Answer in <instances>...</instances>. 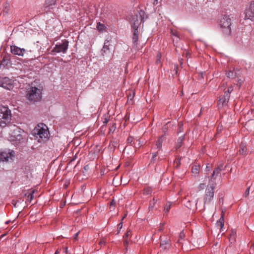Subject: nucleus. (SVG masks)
<instances>
[{
	"label": "nucleus",
	"instance_id": "nucleus-1",
	"mask_svg": "<svg viewBox=\"0 0 254 254\" xmlns=\"http://www.w3.org/2000/svg\"><path fill=\"white\" fill-rule=\"evenodd\" d=\"M33 133L40 142L48 138L49 131L48 127L45 124H40L34 129Z\"/></svg>",
	"mask_w": 254,
	"mask_h": 254
},
{
	"label": "nucleus",
	"instance_id": "nucleus-2",
	"mask_svg": "<svg viewBox=\"0 0 254 254\" xmlns=\"http://www.w3.org/2000/svg\"><path fill=\"white\" fill-rule=\"evenodd\" d=\"M219 25L221 31L224 37H228L231 35V20L229 16L223 15L220 19Z\"/></svg>",
	"mask_w": 254,
	"mask_h": 254
},
{
	"label": "nucleus",
	"instance_id": "nucleus-3",
	"mask_svg": "<svg viewBox=\"0 0 254 254\" xmlns=\"http://www.w3.org/2000/svg\"><path fill=\"white\" fill-rule=\"evenodd\" d=\"M26 97L28 100L33 102L40 100L42 98V89L31 86L27 90Z\"/></svg>",
	"mask_w": 254,
	"mask_h": 254
},
{
	"label": "nucleus",
	"instance_id": "nucleus-4",
	"mask_svg": "<svg viewBox=\"0 0 254 254\" xmlns=\"http://www.w3.org/2000/svg\"><path fill=\"white\" fill-rule=\"evenodd\" d=\"M11 117V111L7 107L0 106V127H4Z\"/></svg>",
	"mask_w": 254,
	"mask_h": 254
},
{
	"label": "nucleus",
	"instance_id": "nucleus-5",
	"mask_svg": "<svg viewBox=\"0 0 254 254\" xmlns=\"http://www.w3.org/2000/svg\"><path fill=\"white\" fill-rule=\"evenodd\" d=\"M145 12L140 10L137 12L134 15L132 16L130 22L132 24V29H138L141 23L144 21Z\"/></svg>",
	"mask_w": 254,
	"mask_h": 254
},
{
	"label": "nucleus",
	"instance_id": "nucleus-6",
	"mask_svg": "<svg viewBox=\"0 0 254 254\" xmlns=\"http://www.w3.org/2000/svg\"><path fill=\"white\" fill-rule=\"evenodd\" d=\"M215 190V183H211L209 182V185L205 190V194L204 198V209L205 208V205L207 203H209L213 199L214 193Z\"/></svg>",
	"mask_w": 254,
	"mask_h": 254
},
{
	"label": "nucleus",
	"instance_id": "nucleus-7",
	"mask_svg": "<svg viewBox=\"0 0 254 254\" xmlns=\"http://www.w3.org/2000/svg\"><path fill=\"white\" fill-rule=\"evenodd\" d=\"M68 47V41L67 40H62L58 43L52 50V53H63L65 54Z\"/></svg>",
	"mask_w": 254,
	"mask_h": 254
},
{
	"label": "nucleus",
	"instance_id": "nucleus-8",
	"mask_svg": "<svg viewBox=\"0 0 254 254\" xmlns=\"http://www.w3.org/2000/svg\"><path fill=\"white\" fill-rule=\"evenodd\" d=\"M15 157V152L13 150H4L0 153V161H11Z\"/></svg>",
	"mask_w": 254,
	"mask_h": 254
},
{
	"label": "nucleus",
	"instance_id": "nucleus-9",
	"mask_svg": "<svg viewBox=\"0 0 254 254\" xmlns=\"http://www.w3.org/2000/svg\"><path fill=\"white\" fill-rule=\"evenodd\" d=\"M245 18L252 19L254 17V0L251 1L250 5L246 9Z\"/></svg>",
	"mask_w": 254,
	"mask_h": 254
},
{
	"label": "nucleus",
	"instance_id": "nucleus-10",
	"mask_svg": "<svg viewBox=\"0 0 254 254\" xmlns=\"http://www.w3.org/2000/svg\"><path fill=\"white\" fill-rule=\"evenodd\" d=\"M13 81L7 77L3 78L1 80V86L6 89L11 90L14 87Z\"/></svg>",
	"mask_w": 254,
	"mask_h": 254
},
{
	"label": "nucleus",
	"instance_id": "nucleus-11",
	"mask_svg": "<svg viewBox=\"0 0 254 254\" xmlns=\"http://www.w3.org/2000/svg\"><path fill=\"white\" fill-rule=\"evenodd\" d=\"M11 53L15 55L18 56H23L26 51L23 48H20L15 45L10 46Z\"/></svg>",
	"mask_w": 254,
	"mask_h": 254
},
{
	"label": "nucleus",
	"instance_id": "nucleus-12",
	"mask_svg": "<svg viewBox=\"0 0 254 254\" xmlns=\"http://www.w3.org/2000/svg\"><path fill=\"white\" fill-rule=\"evenodd\" d=\"M171 242L170 239L166 238L165 240H161L160 248L161 251H168L171 247Z\"/></svg>",
	"mask_w": 254,
	"mask_h": 254
},
{
	"label": "nucleus",
	"instance_id": "nucleus-13",
	"mask_svg": "<svg viewBox=\"0 0 254 254\" xmlns=\"http://www.w3.org/2000/svg\"><path fill=\"white\" fill-rule=\"evenodd\" d=\"M57 0H46L44 5V12H47L48 11L53 9L54 6L56 4Z\"/></svg>",
	"mask_w": 254,
	"mask_h": 254
},
{
	"label": "nucleus",
	"instance_id": "nucleus-14",
	"mask_svg": "<svg viewBox=\"0 0 254 254\" xmlns=\"http://www.w3.org/2000/svg\"><path fill=\"white\" fill-rule=\"evenodd\" d=\"M223 170L222 165H220L216 168L213 171V173L211 175V179L209 182H211V183L214 182L213 180H215L217 177L219 176L221 171Z\"/></svg>",
	"mask_w": 254,
	"mask_h": 254
},
{
	"label": "nucleus",
	"instance_id": "nucleus-15",
	"mask_svg": "<svg viewBox=\"0 0 254 254\" xmlns=\"http://www.w3.org/2000/svg\"><path fill=\"white\" fill-rule=\"evenodd\" d=\"M230 98H226L225 97V95H224L220 98V99L218 101V107L219 108H222L225 106L227 105V103L229 100Z\"/></svg>",
	"mask_w": 254,
	"mask_h": 254
},
{
	"label": "nucleus",
	"instance_id": "nucleus-16",
	"mask_svg": "<svg viewBox=\"0 0 254 254\" xmlns=\"http://www.w3.org/2000/svg\"><path fill=\"white\" fill-rule=\"evenodd\" d=\"M133 33L132 38V41L133 43L136 45L137 44V42L138 41L139 35V30L137 29H133Z\"/></svg>",
	"mask_w": 254,
	"mask_h": 254
},
{
	"label": "nucleus",
	"instance_id": "nucleus-17",
	"mask_svg": "<svg viewBox=\"0 0 254 254\" xmlns=\"http://www.w3.org/2000/svg\"><path fill=\"white\" fill-rule=\"evenodd\" d=\"M165 137H164V135H162L158 137L157 140L155 143V148L157 149L160 150L162 146V143L163 141L165 140Z\"/></svg>",
	"mask_w": 254,
	"mask_h": 254
},
{
	"label": "nucleus",
	"instance_id": "nucleus-18",
	"mask_svg": "<svg viewBox=\"0 0 254 254\" xmlns=\"http://www.w3.org/2000/svg\"><path fill=\"white\" fill-rule=\"evenodd\" d=\"M10 63V56L9 55L5 56L3 57L1 61L0 66L5 67L9 65Z\"/></svg>",
	"mask_w": 254,
	"mask_h": 254
},
{
	"label": "nucleus",
	"instance_id": "nucleus-19",
	"mask_svg": "<svg viewBox=\"0 0 254 254\" xmlns=\"http://www.w3.org/2000/svg\"><path fill=\"white\" fill-rule=\"evenodd\" d=\"M23 139L22 135L20 133L18 134L11 135L10 136V140L12 141H15V143H19L20 141Z\"/></svg>",
	"mask_w": 254,
	"mask_h": 254
},
{
	"label": "nucleus",
	"instance_id": "nucleus-20",
	"mask_svg": "<svg viewBox=\"0 0 254 254\" xmlns=\"http://www.w3.org/2000/svg\"><path fill=\"white\" fill-rule=\"evenodd\" d=\"M224 212L223 211H222L221 217L219 220H218L216 222V225L218 227H220L221 229L223 228L224 227Z\"/></svg>",
	"mask_w": 254,
	"mask_h": 254
},
{
	"label": "nucleus",
	"instance_id": "nucleus-21",
	"mask_svg": "<svg viewBox=\"0 0 254 254\" xmlns=\"http://www.w3.org/2000/svg\"><path fill=\"white\" fill-rule=\"evenodd\" d=\"M236 237V232L235 230H232L229 235V242L231 244H233L235 242Z\"/></svg>",
	"mask_w": 254,
	"mask_h": 254
},
{
	"label": "nucleus",
	"instance_id": "nucleus-22",
	"mask_svg": "<svg viewBox=\"0 0 254 254\" xmlns=\"http://www.w3.org/2000/svg\"><path fill=\"white\" fill-rule=\"evenodd\" d=\"M200 169V165H194L191 168V172L195 176L198 174Z\"/></svg>",
	"mask_w": 254,
	"mask_h": 254
},
{
	"label": "nucleus",
	"instance_id": "nucleus-23",
	"mask_svg": "<svg viewBox=\"0 0 254 254\" xmlns=\"http://www.w3.org/2000/svg\"><path fill=\"white\" fill-rule=\"evenodd\" d=\"M171 205L172 203L170 202H168L166 203L164 209V214H167L168 213L171 208Z\"/></svg>",
	"mask_w": 254,
	"mask_h": 254
},
{
	"label": "nucleus",
	"instance_id": "nucleus-24",
	"mask_svg": "<svg viewBox=\"0 0 254 254\" xmlns=\"http://www.w3.org/2000/svg\"><path fill=\"white\" fill-rule=\"evenodd\" d=\"M134 139L132 136H129L127 139V143L130 144L131 145L134 146L136 147V143L134 142Z\"/></svg>",
	"mask_w": 254,
	"mask_h": 254
},
{
	"label": "nucleus",
	"instance_id": "nucleus-25",
	"mask_svg": "<svg viewBox=\"0 0 254 254\" xmlns=\"http://www.w3.org/2000/svg\"><path fill=\"white\" fill-rule=\"evenodd\" d=\"M233 90V89L232 87H229L227 89V90L224 93V94L225 95V97H226V98H230V93L232 92Z\"/></svg>",
	"mask_w": 254,
	"mask_h": 254
},
{
	"label": "nucleus",
	"instance_id": "nucleus-26",
	"mask_svg": "<svg viewBox=\"0 0 254 254\" xmlns=\"http://www.w3.org/2000/svg\"><path fill=\"white\" fill-rule=\"evenodd\" d=\"M185 234L184 233V231H182L179 234V240H178V243H179L180 244H181V241L183 240L185 238Z\"/></svg>",
	"mask_w": 254,
	"mask_h": 254
},
{
	"label": "nucleus",
	"instance_id": "nucleus-27",
	"mask_svg": "<svg viewBox=\"0 0 254 254\" xmlns=\"http://www.w3.org/2000/svg\"><path fill=\"white\" fill-rule=\"evenodd\" d=\"M236 73L233 71H229L228 72H227L226 75L228 77L233 78L236 77Z\"/></svg>",
	"mask_w": 254,
	"mask_h": 254
},
{
	"label": "nucleus",
	"instance_id": "nucleus-28",
	"mask_svg": "<svg viewBox=\"0 0 254 254\" xmlns=\"http://www.w3.org/2000/svg\"><path fill=\"white\" fill-rule=\"evenodd\" d=\"M97 28L100 32H103L105 28L104 24L99 23H97Z\"/></svg>",
	"mask_w": 254,
	"mask_h": 254
},
{
	"label": "nucleus",
	"instance_id": "nucleus-29",
	"mask_svg": "<svg viewBox=\"0 0 254 254\" xmlns=\"http://www.w3.org/2000/svg\"><path fill=\"white\" fill-rule=\"evenodd\" d=\"M109 52V47L103 46V49H102V54L103 56H104V54H106Z\"/></svg>",
	"mask_w": 254,
	"mask_h": 254
},
{
	"label": "nucleus",
	"instance_id": "nucleus-30",
	"mask_svg": "<svg viewBox=\"0 0 254 254\" xmlns=\"http://www.w3.org/2000/svg\"><path fill=\"white\" fill-rule=\"evenodd\" d=\"M184 138V136H182L179 137V138L178 139L177 145L179 147L181 146L182 142L183 141Z\"/></svg>",
	"mask_w": 254,
	"mask_h": 254
},
{
	"label": "nucleus",
	"instance_id": "nucleus-31",
	"mask_svg": "<svg viewBox=\"0 0 254 254\" xmlns=\"http://www.w3.org/2000/svg\"><path fill=\"white\" fill-rule=\"evenodd\" d=\"M152 190L151 188H147L144 189V194L146 195L149 194L151 193Z\"/></svg>",
	"mask_w": 254,
	"mask_h": 254
},
{
	"label": "nucleus",
	"instance_id": "nucleus-32",
	"mask_svg": "<svg viewBox=\"0 0 254 254\" xmlns=\"http://www.w3.org/2000/svg\"><path fill=\"white\" fill-rule=\"evenodd\" d=\"M116 128V124H113L112 126L110 127L109 133H111V132L113 133L115 130Z\"/></svg>",
	"mask_w": 254,
	"mask_h": 254
},
{
	"label": "nucleus",
	"instance_id": "nucleus-33",
	"mask_svg": "<svg viewBox=\"0 0 254 254\" xmlns=\"http://www.w3.org/2000/svg\"><path fill=\"white\" fill-rule=\"evenodd\" d=\"M174 163L176 164V168H178L181 164V158H178L174 161Z\"/></svg>",
	"mask_w": 254,
	"mask_h": 254
},
{
	"label": "nucleus",
	"instance_id": "nucleus-34",
	"mask_svg": "<svg viewBox=\"0 0 254 254\" xmlns=\"http://www.w3.org/2000/svg\"><path fill=\"white\" fill-rule=\"evenodd\" d=\"M223 130V127L222 126H219L218 127H217V133H216V135H217L218 134H219V133H220Z\"/></svg>",
	"mask_w": 254,
	"mask_h": 254
},
{
	"label": "nucleus",
	"instance_id": "nucleus-35",
	"mask_svg": "<svg viewBox=\"0 0 254 254\" xmlns=\"http://www.w3.org/2000/svg\"><path fill=\"white\" fill-rule=\"evenodd\" d=\"M246 148L245 147V146H242V145H241V149H240V153L244 154L246 152Z\"/></svg>",
	"mask_w": 254,
	"mask_h": 254
},
{
	"label": "nucleus",
	"instance_id": "nucleus-36",
	"mask_svg": "<svg viewBox=\"0 0 254 254\" xmlns=\"http://www.w3.org/2000/svg\"><path fill=\"white\" fill-rule=\"evenodd\" d=\"M34 191H32L30 193H29L28 195H27V197L30 200H31L33 197H34Z\"/></svg>",
	"mask_w": 254,
	"mask_h": 254
},
{
	"label": "nucleus",
	"instance_id": "nucleus-37",
	"mask_svg": "<svg viewBox=\"0 0 254 254\" xmlns=\"http://www.w3.org/2000/svg\"><path fill=\"white\" fill-rule=\"evenodd\" d=\"M250 187H249L246 190L245 193H244V195L245 197H247L249 195V193H250Z\"/></svg>",
	"mask_w": 254,
	"mask_h": 254
},
{
	"label": "nucleus",
	"instance_id": "nucleus-38",
	"mask_svg": "<svg viewBox=\"0 0 254 254\" xmlns=\"http://www.w3.org/2000/svg\"><path fill=\"white\" fill-rule=\"evenodd\" d=\"M179 131L180 132L183 131V124L182 123H180L179 124Z\"/></svg>",
	"mask_w": 254,
	"mask_h": 254
},
{
	"label": "nucleus",
	"instance_id": "nucleus-39",
	"mask_svg": "<svg viewBox=\"0 0 254 254\" xmlns=\"http://www.w3.org/2000/svg\"><path fill=\"white\" fill-rule=\"evenodd\" d=\"M115 204H116V201L113 199L110 203V207H111L112 206H115Z\"/></svg>",
	"mask_w": 254,
	"mask_h": 254
},
{
	"label": "nucleus",
	"instance_id": "nucleus-40",
	"mask_svg": "<svg viewBox=\"0 0 254 254\" xmlns=\"http://www.w3.org/2000/svg\"><path fill=\"white\" fill-rule=\"evenodd\" d=\"M111 144L114 147H116V146L118 145V142L117 141H112Z\"/></svg>",
	"mask_w": 254,
	"mask_h": 254
},
{
	"label": "nucleus",
	"instance_id": "nucleus-41",
	"mask_svg": "<svg viewBox=\"0 0 254 254\" xmlns=\"http://www.w3.org/2000/svg\"><path fill=\"white\" fill-rule=\"evenodd\" d=\"M167 127H167V125H165V126H164L162 128H163V131L164 132V134L163 135H164V136L165 135V133H166L165 132H166V130L167 129Z\"/></svg>",
	"mask_w": 254,
	"mask_h": 254
},
{
	"label": "nucleus",
	"instance_id": "nucleus-42",
	"mask_svg": "<svg viewBox=\"0 0 254 254\" xmlns=\"http://www.w3.org/2000/svg\"><path fill=\"white\" fill-rule=\"evenodd\" d=\"M109 45H110V42H109V41H108V40H106V41H105V43H104V46H106V47H109Z\"/></svg>",
	"mask_w": 254,
	"mask_h": 254
},
{
	"label": "nucleus",
	"instance_id": "nucleus-43",
	"mask_svg": "<svg viewBox=\"0 0 254 254\" xmlns=\"http://www.w3.org/2000/svg\"><path fill=\"white\" fill-rule=\"evenodd\" d=\"M186 207H187L189 209H191V205L190 201H189L186 204Z\"/></svg>",
	"mask_w": 254,
	"mask_h": 254
},
{
	"label": "nucleus",
	"instance_id": "nucleus-44",
	"mask_svg": "<svg viewBox=\"0 0 254 254\" xmlns=\"http://www.w3.org/2000/svg\"><path fill=\"white\" fill-rule=\"evenodd\" d=\"M131 235V232L130 231H128L127 232V233L125 234V237H128Z\"/></svg>",
	"mask_w": 254,
	"mask_h": 254
},
{
	"label": "nucleus",
	"instance_id": "nucleus-45",
	"mask_svg": "<svg viewBox=\"0 0 254 254\" xmlns=\"http://www.w3.org/2000/svg\"><path fill=\"white\" fill-rule=\"evenodd\" d=\"M122 227H123V223L121 222L118 224V229H119L118 230V233L119 232L120 230L122 229Z\"/></svg>",
	"mask_w": 254,
	"mask_h": 254
},
{
	"label": "nucleus",
	"instance_id": "nucleus-46",
	"mask_svg": "<svg viewBox=\"0 0 254 254\" xmlns=\"http://www.w3.org/2000/svg\"><path fill=\"white\" fill-rule=\"evenodd\" d=\"M106 244V242L104 240H102L100 243H99V245L102 246V245H105Z\"/></svg>",
	"mask_w": 254,
	"mask_h": 254
},
{
	"label": "nucleus",
	"instance_id": "nucleus-47",
	"mask_svg": "<svg viewBox=\"0 0 254 254\" xmlns=\"http://www.w3.org/2000/svg\"><path fill=\"white\" fill-rule=\"evenodd\" d=\"M204 187H205V184H200L199 185V188L200 189H203L204 188Z\"/></svg>",
	"mask_w": 254,
	"mask_h": 254
},
{
	"label": "nucleus",
	"instance_id": "nucleus-48",
	"mask_svg": "<svg viewBox=\"0 0 254 254\" xmlns=\"http://www.w3.org/2000/svg\"><path fill=\"white\" fill-rule=\"evenodd\" d=\"M158 154V151H157L156 152H155V153H153L152 157H153V158H156Z\"/></svg>",
	"mask_w": 254,
	"mask_h": 254
},
{
	"label": "nucleus",
	"instance_id": "nucleus-49",
	"mask_svg": "<svg viewBox=\"0 0 254 254\" xmlns=\"http://www.w3.org/2000/svg\"><path fill=\"white\" fill-rule=\"evenodd\" d=\"M108 122V120L107 119H104V120L103 121V124L104 125H106Z\"/></svg>",
	"mask_w": 254,
	"mask_h": 254
},
{
	"label": "nucleus",
	"instance_id": "nucleus-50",
	"mask_svg": "<svg viewBox=\"0 0 254 254\" xmlns=\"http://www.w3.org/2000/svg\"><path fill=\"white\" fill-rule=\"evenodd\" d=\"M79 233V232H78L77 233H76L74 235V239H76V238H77V237H78V236Z\"/></svg>",
	"mask_w": 254,
	"mask_h": 254
},
{
	"label": "nucleus",
	"instance_id": "nucleus-51",
	"mask_svg": "<svg viewBox=\"0 0 254 254\" xmlns=\"http://www.w3.org/2000/svg\"><path fill=\"white\" fill-rule=\"evenodd\" d=\"M155 158H153V157H152V158H151V163H154V162L155 161Z\"/></svg>",
	"mask_w": 254,
	"mask_h": 254
},
{
	"label": "nucleus",
	"instance_id": "nucleus-52",
	"mask_svg": "<svg viewBox=\"0 0 254 254\" xmlns=\"http://www.w3.org/2000/svg\"><path fill=\"white\" fill-rule=\"evenodd\" d=\"M210 170V167H209L208 165L206 166V171H209Z\"/></svg>",
	"mask_w": 254,
	"mask_h": 254
},
{
	"label": "nucleus",
	"instance_id": "nucleus-53",
	"mask_svg": "<svg viewBox=\"0 0 254 254\" xmlns=\"http://www.w3.org/2000/svg\"><path fill=\"white\" fill-rule=\"evenodd\" d=\"M156 202V200L155 199V198H154L152 200V201H151L150 202V204L151 203H152L153 204H154L155 203V202Z\"/></svg>",
	"mask_w": 254,
	"mask_h": 254
},
{
	"label": "nucleus",
	"instance_id": "nucleus-54",
	"mask_svg": "<svg viewBox=\"0 0 254 254\" xmlns=\"http://www.w3.org/2000/svg\"><path fill=\"white\" fill-rule=\"evenodd\" d=\"M136 147L135 148H138L140 147L139 143L138 142L137 144H136Z\"/></svg>",
	"mask_w": 254,
	"mask_h": 254
},
{
	"label": "nucleus",
	"instance_id": "nucleus-55",
	"mask_svg": "<svg viewBox=\"0 0 254 254\" xmlns=\"http://www.w3.org/2000/svg\"><path fill=\"white\" fill-rule=\"evenodd\" d=\"M59 253V250H57L56 251V252H55V254H58Z\"/></svg>",
	"mask_w": 254,
	"mask_h": 254
},
{
	"label": "nucleus",
	"instance_id": "nucleus-56",
	"mask_svg": "<svg viewBox=\"0 0 254 254\" xmlns=\"http://www.w3.org/2000/svg\"><path fill=\"white\" fill-rule=\"evenodd\" d=\"M125 244L126 245H127V240H126V241H125Z\"/></svg>",
	"mask_w": 254,
	"mask_h": 254
},
{
	"label": "nucleus",
	"instance_id": "nucleus-57",
	"mask_svg": "<svg viewBox=\"0 0 254 254\" xmlns=\"http://www.w3.org/2000/svg\"><path fill=\"white\" fill-rule=\"evenodd\" d=\"M154 0V2H156L157 3L158 0Z\"/></svg>",
	"mask_w": 254,
	"mask_h": 254
},
{
	"label": "nucleus",
	"instance_id": "nucleus-58",
	"mask_svg": "<svg viewBox=\"0 0 254 254\" xmlns=\"http://www.w3.org/2000/svg\"><path fill=\"white\" fill-rule=\"evenodd\" d=\"M9 223V221H6V222H5V223H6V224H8Z\"/></svg>",
	"mask_w": 254,
	"mask_h": 254
},
{
	"label": "nucleus",
	"instance_id": "nucleus-59",
	"mask_svg": "<svg viewBox=\"0 0 254 254\" xmlns=\"http://www.w3.org/2000/svg\"><path fill=\"white\" fill-rule=\"evenodd\" d=\"M87 167H88V166H85L84 169H86Z\"/></svg>",
	"mask_w": 254,
	"mask_h": 254
},
{
	"label": "nucleus",
	"instance_id": "nucleus-60",
	"mask_svg": "<svg viewBox=\"0 0 254 254\" xmlns=\"http://www.w3.org/2000/svg\"><path fill=\"white\" fill-rule=\"evenodd\" d=\"M126 215H125L124 216V217L123 218V219H124V218L126 217Z\"/></svg>",
	"mask_w": 254,
	"mask_h": 254
},
{
	"label": "nucleus",
	"instance_id": "nucleus-61",
	"mask_svg": "<svg viewBox=\"0 0 254 254\" xmlns=\"http://www.w3.org/2000/svg\"><path fill=\"white\" fill-rule=\"evenodd\" d=\"M197 201L196 202V203H195V205H197Z\"/></svg>",
	"mask_w": 254,
	"mask_h": 254
}]
</instances>
